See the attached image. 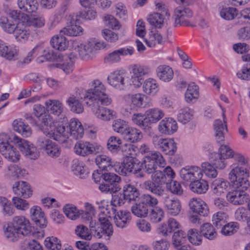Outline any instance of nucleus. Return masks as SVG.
<instances>
[{"label": "nucleus", "mask_w": 250, "mask_h": 250, "mask_svg": "<svg viewBox=\"0 0 250 250\" xmlns=\"http://www.w3.org/2000/svg\"><path fill=\"white\" fill-rule=\"evenodd\" d=\"M94 88L87 90L84 96L85 103L91 106V109L95 116L104 121H109L116 116V112L111 109L101 106L100 104L104 105H109L112 100L105 94L104 85L99 80L93 82Z\"/></svg>", "instance_id": "1"}, {"label": "nucleus", "mask_w": 250, "mask_h": 250, "mask_svg": "<svg viewBox=\"0 0 250 250\" xmlns=\"http://www.w3.org/2000/svg\"><path fill=\"white\" fill-rule=\"evenodd\" d=\"M31 230L29 220L23 216H17L7 224L4 232L5 237L10 240L16 241L21 236L29 234Z\"/></svg>", "instance_id": "2"}, {"label": "nucleus", "mask_w": 250, "mask_h": 250, "mask_svg": "<svg viewBox=\"0 0 250 250\" xmlns=\"http://www.w3.org/2000/svg\"><path fill=\"white\" fill-rule=\"evenodd\" d=\"M229 176L232 186L236 189L247 190L250 187V183L247 179L249 176V172L245 167H235L230 171Z\"/></svg>", "instance_id": "3"}, {"label": "nucleus", "mask_w": 250, "mask_h": 250, "mask_svg": "<svg viewBox=\"0 0 250 250\" xmlns=\"http://www.w3.org/2000/svg\"><path fill=\"white\" fill-rule=\"evenodd\" d=\"M167 162L162 154L158 151H153L146 155L143 159L142 167L148 174L152 173L157 169V167H164Z\"/></svg>", "instance_id": "4"}, {"label": "nucleus", "mask_w": 250, "mask_h": 250, "mask_svg": "<svg viewBox=\"0 0 250 250\" xmlns=\"http://www.w3.org/2000/svg\"><path fill=\"white\" fill-rule=\"evenodd\" d=\"M193 13L189 8L179 6L176 8L174 11V26H192L191 19Z\"/></svg>", "instance_id": "5"}, {"label": "nucleus", "mask_w": 250, "mask_h": 250, "mask_svg": "<svg viewBox=\"0 0 250 250\" xmlns=\"http://www.w3.org/2000/svg\"><path fill=\"white\" fill-rule=\"evenodd\" d=\"M82 92V89L76 87L74 93L70 94L66 100V103L72 112L80 114L84 110L83 106L80 101V99H83L84 101V97L83 98L81 96Z\"/></svg>", "instance_id": "6"}, {"label": "nucleus", "mask_w": 250, "mask_h": 250, "mask_svg": "<svg viewBox=\"0 0 250 250\" xmlns=\"http://www.w3.org/2000/svg\"><path fill=\"white\" fill-rule=\"evenodd\" d=\"M102 147L100 145L83 141L78 142L74 147L75 153L82 156H86L93 153L99 152L102 151Z\"/></svg>", "instance_id": "7"}, {"label": "nucleus", "mask_w": 250, "mask_h": 250, "mask_svg": "<svg viewBox=\"0 0 250 250\" xmlns=\"http://www.w3.org/2000/svg\"><path fill=\"white\" fill-rule=\"evenodd\" d=\"M37 146L51 157H57L61 153L59 146L55 142L44 136H40L38 138Z\"/></svg>", "instance_id": "8"}, {"label": "nucleus", "mask_w": 250, "mask_h": 250, "mask_svg": "<svg viewBox=\"0 0 250 250\" xmlns=\"http://www.w3.org/2000/svg\"><path fill=\"white\" fill-rule=\"evenodd\" d=\"M109 216L104 215V213L99 214V225L95 227L94 235L98 238H101L104 234L109 236L112 235L113 229L112 225L109 219Z\"/></svg>", "instance_id": "9"}, {"label": "nucleus", "mask_w": 250, "mask_h": 250, "mask_svg": "<svg viewBox=\"0 0 250 250\" xmlns=\"http://www.w3.org/2000/svg\"><path fill=\"white\" fill-rule=\"evenodd\" d=\"M154 144L165 154L173 155L176 151V144L174 140L170 138H153Z\"/></svg>", "instance_id": "10"}, {"label": "nucleus", "mask_w": 250, "mask_h": 250, "mask_svg": "<svg viewBox=\"0 0 250 250\" xmlns=\"http://www.w3.org/2000/svg\"><path fill=\"white\" fill-rule=\"evenodd\" d=\"M12 141L17 144L20 150L26 156L31 159H36L39 157V153L37 149L32 144H29L27 141L22 139L15 135Z\"/></svg>", "instance_id": "11"}, {"label": "nucleus", "mask_w": 250, "mask_h": 250, "mask_svg": "<svg viewBox=\"0 0 250 250\" xmlns=\"http://www.w3.org/2000/svg\"><path fill=\"white\" fill-rule=\"evenodd\" d=\"M81 17L78 14H74L71 16L70 24L63 28L61 32L71 36H77L81 35L83 29L80 26Z\"/></svg>", "instance_id": "12"}, {"label": "nucleus", "mask_w": 250, "mask_h": 250, "mask_svg": "<svg viewBox=\"0 0 250 250\" xmlns=\"http://www.w3.org/2000/svg\"><path fill=\"white\" fill-rule=\"evenodd\" d=\"M0 152L8 160L16 162L20 158V154L17 149L8 142L0 143Z\"/></svg>", "instance_id": "13"}, {"label": "nucleus", "mask_w": 250, "mask_h": 250, "mask_svg": "<svg viewBox=\"0 0 250 250\" xmlns=\"http://www.w3.org/2000/svg\"><path fill=\"white\" fill-rule=\"evenodd\" d=\"M101 45L99 42L95 43L92 42H88L78 45L76 49L83 60H87L91 57L93 50L100 48Z\"/></svg>", "instance_id": "14"}, {"label": "nucleus", "mask_w": 250, "mask_h": 250, "mask_svg": "<svg viewBox=\"0 0 250 250\" xmlns=\"http://www.w3.org/2000/svg\"><path fill=\"white\" fill-rule=\"evenodd\" d=\"M39 120L40 121L39 126L41 129L44 133L50 136H53L55 134L57 122H55L51 116L48 114H44Z\"/></svg>", "instance_id": "15"}, {"label": "nucleus", "mask_w": 250, "mask_h": 250, "mask_svg": "<svg viewBox=\"0 0 250 250\" xmlns=\"http://www.w3.org/2000/svg\"><path fill=\"white\" fill-rule=\"evenodd\" d=\"M181 178L187 182H192L201 179L203 170L199 167L192 166L188 168H183L180 172Z\"/></svg>", "instance_id": "16"}, {"label": "nucleus", "mask_w": 250, "mask_h": 250, "mask_svg": "<svg viewBox=\"0 0 250 250\" xmlns=\"http://www.w3.org/2000/svg\"><path fill=\"white\" fill-rule=\"evenodd\" d=\"M246 190H237L229 192L226 196L227 200L234 205H240L247 202L249 199V195L244 191Z\"/></svg>", "instance_id": "17"}, {"label": "nucleus", "mask_w": 250, "mask_h": 250, "mask_svg": "<svg viewBox=\"0 0 250 250\" xmlns=\"http://www.w3.org/2000/svg\"><path fill=\"white\" fill-rule=\"evenodd\" d=\"M37 55L40 56L38 58L39 62H43L44 60L49 59L51 56V54L48 50H46L43 47L37 46L28 53L26 57L24 59L23 63L30 62L32 58Z\"/></svg>", "instance_id": "18"}, {"label": "nucleus", "mask_w": 250, "mask_h": 250, "mask_svg": "<svg viewBox=\"0 0 250 250\" xmlns=\"http://www.w3.org/2000/svg\"><path fill=\"white\" fill-rule=\"evenodd\" d=\"M164 204L167 213L172 216L178 215L181 211L182 205L179 199L167 197L165 199Z\"/></svg>", "instance_id": "19"}, {"label": "nucleus", "mask_w": 250, "mask_h": 250, "mask_svg": "<svg viewBox=\"0 0 250 250\" xmlns=\"http://www.w3.org/2000/svg\"><path fill=\"white\" fill-rule=\"evenodd\" d=\"M133 52L134 49L132 47L121 48L109 53L104 58V61L105 63L119 62L121 60V56L131 55Z\"/></svg>", "instance_id": "20"}, {"label": "nucleus", "mask_w": 250, "mask_h": 250, "mask_svg": "<svg viewBox=\"0 0 250 250\" xmlns=\"http://www.w3.org/2000/svg\"><path fill=\"white\" fill-rule=\"evenodd\" d=\"M13 190L15 194L23 197L29 198L32 195V190L30 185L24 181H19L15 183Z\"/></svg>", "instance_id": "21"}, {"label": "nucleus", "mask_w": 250, "mask_h": 250, "mask_svg": "<svg viewBox=\"0 0 250 250\" xmlns=\"http://www.w3.org/2000/svg\"><path fill=\"white\" fill-rule=\"evenodd\" d=\"M159 130L163 134L170 135L175 132L178 128L175 120L171 118H166L159 125Z\"/></svg>", "instance_id": "22"}, {"label": "nucleus", "mask_w": 250, "mask_h": 250, "mask_svg": "<svg viewBox=\"0 0 250 250\" xmlns=\"http://www.w3.org/2000/svg\"><path fill=\"white\" fill-rule=\"evenodd\" d=\"M189 206L190 209L201 215H207L209 210L207 204L200 198H193L191 199Z\"/></svg>", "instance_id": "23"}, {"label": "nucleus", "mask_w": 250, "mask_h": 250, "mask_svg": "<svg viewBox=\"0 0 250 250\" xmlns=\"http://www.w3.org/2000/svg\"><path fill=\"white\" fill-rule=\"evenodd\" d=\"M69 134L73 138H82L84 134V129L82 123L77 119H72L69 124Z\"/></svg>", "instance_id": "24"}, {"label": "nucleus", "mask_w": 250, "mask_h": 250, "mask_svg": "<svg viewBox=\"0 0 250 250\" xmlns=\"http://www.w3.org/2000/svg\"><path fill=\"white\" fill-rule=\"evenodd\" d=\"M146 122L148 123V126L155 124L165 116L164 112L158 108L148 109L145 112Z\"/></svg>", "instance_id": "25"}, {"label": "nucleus", "mask_w": 250, "mask_h": 250, "mask_svg": "<svg viewBox=\"0 0 250 250\" xmlns=\"http://www.w3.org/2000/svg\"><path fill=\"white\" fill-rule=\"evenodd\" d=\"M181 225L175 219L169 218L167 222L163 223L159 228V232L164 236H167L169 233L180 229Z\"/></svg>", "instance_id": "26"}, {"label": "nucleus", "mask_w": 250, "mask_h": 250, "mask_svg": "<svg viewBox=\"0 0 250 250\" xmlns=\"http://www.w3.org/2000/svg\"><path fill=\"white\" fill-rule=\"evenodd\" d=\"M28 26L24 20L17 23L16 27L13 33L18 41H21L28 39L29 36V31L27 29Z\"/></svg>", "instance_id": "27"}, {"label": "nucleus", "mask_w": 250, "mask_h": 250, "mask_svg": "<svg viewBox=\"0 0 250 250\" xmlns=\"http://www.w3.org/2000/svg\"><path fill=\"white\" fill-rule=\"evenodd\" d=\"M109 83L113 87L123 89L125 86L124 73L120 70H117L108 76L107 78Z\"/></svg>", "instance_id": "28"}, {"label": "nucleus", "mask_w": 250, "mask_h": 250, "mask_svg": "<svg viewBox=\"0 0 250 250\" xmlns=\"http://www.w3.org/2000/svg\"><path fill=\"white\" fill-rule=\"evenodd\" d=\"M44 104L46 110L54 115L59 116L63 111V104L58 100L49 99Z\"/></svg>", "instance_id": "29"}, {"label": "nucleus", "mask_w": 250, "mask_h": 250, "mask_svg": "<svg viewBox=\"0 0 250 250\" xmlns=\"http://www.w3.org/2000/svg\"><path fill=\"white\" fill-rule=\"evenodd\" d=\"M131 216L130 212L127 210H120L115 214L114 220L116 225L119 228H124L130 222Z\"/></svg>", "instance_id": "30"}, {"label": "nucleus", "mask_w": 250, "mask_h": 250, "mask_svg": "<svg viewBox=\"0 0 250 250\" xmlns=\"http://www.w3.org/2000/svg\"><path fill=\"white\" fill-rule=\"evenodd\" d=\"M131 103L135 106L145 108L150 105L151 99L146 95L141 93H136L130 96Z\"/></svg>", "instance_id": "31"}, {"label": "nucleus", "mask_w": 250, "mask_h": 250, "mask_svg": "<svg viewBox=\"0 0 250 250\" xmlns=\"http://www.w3.org/2000/svg\"><path fill=\"white\" fill-rule=\"evenodd\" d=\"M223 116L224 124L221 120H215L214 124V128L215 131V136L216 140L218 142L220 143L224 141V131H227V126L226 122L225 121L226 117L224 112L223 113Z\"/></svg>", "instance_id": "32"}, {"label": "nucleus", "mask_w": 250, "mask_h": 250, "mask_svg": "<svg viewBox=\"0 0 250 250\" xmlns=\"http://www.w3.org/2000/svg\"><path fill=\"white\" fill-rule=\"evenodd\" d=\"M156 74L159 79L164 82L171 81L173 77V71L168 65H160L157 68Z\"/></svg>", "instance_id": "33"}, {"label": "nucleus", "mask_w": 250, "mask_h": 250, "mask_svg": "<svg viewBox=\"0 0 250 250\" xmlns=\"http://www.w3.org/2000/svg\"><path fill=\"white\" fill-rule=\"evenodd\" d=\"M18 4L23 12L29 14L36 12L39 7L37 0H18Z\"/></svg>", "instance_id": "34"}, {"label": "nucleus", "mask_w": 250, "mask_h": 250, "mask_svg": "<svg viewBox=\"0 0 250 250\" xmlns=\"http://www.w3.org/2000/svg\"><path fill=\"white\" fill-rule=\"evenodd\" d=\"M32 219L37 225L44 228L46 226L47 222L44 213L41 208L38 206L33 207L30 209Z\"/></svg>", "instance_id": "35"}, {"label": "nucleus", "mask_w": 250, "mask_h": 250, "mask_svg": "<svg viewBox=\"0 0 250 250\" xmlns=\"http://www.w3.org/2000/svg\"><path fill=\"white\" fill-rule=\"evenodd\" d=\"M50 43L53 48L60 51H64L68 48L69 42L64 36L57 35L51 38Z\"/></svg>", "instance_id": "36"}, {"label": "nucleus", "mask_w": 250, "mask_h": 250, "mask_svg": "<svg viewBox=\"0 0 250 250\" xmlns=\"http://www.w3.org/2000/svg\"><path fill=\"white\" fill-rule=\"evenodd\" d=\"M229 186V183L227 181L222 178H218L212 183L211 188L214 194L220 195L227 191Z\"/></svg>", "instance_id": "37"}, {"label": "nucleus", "mask_w": 250, "mask_h": 250, "mask_svg": "<svg viewBox=\"0 0 250 250\" xmlns=\"http://www.w3.org/2000/svg\"><path fill=\"white\" fill-rule=\"evenodd\" d=\"M143 90L146 94L154 96L159 90V84L155 79L148 78L144 82Z\"/></svg>", "instance_id": "38"}, {"label": "nucleus", "mask_w": 250, "mask_h": 250, "mask_svg": "<svg viewBox=\"0 0 250 250\" xmlns=\"http://www.w3.org/2000/svg\"><path fill=\"white\" fill-rule=\"evenodd\" d=\"M95 162L99 167L104 170H110L114 166V163L111 158L105 155L97 156Z\"/></svg>", "instance_id": "39"}, {"label": "nucleus", "mask_w": 250, "mask_h": 250, "mask_svg": "<svg viewBox=\"0 0 250 250\" xmlns=\"http://www.w3.org/2000/svg\"><path fill=\"white\" fill-rule=\"evenodd\" d=\"M199 97L198 86L194 83L188 85L187 91L185 94V98L187 102L191 103L196 101Z\"/></svg>", "instance_id": "40"}, {"label": "nucleus", "mask_w": 250, "mask_h": 250, "mask_svg": "<svg viewBox=\"0 0 250 250\" xmlns=\"http://www.w3.org/2000/svg\"><path fill=\"white\" fill-rule=\"evenodd\" d=\"M124 137L126 141L134 143L141 141L143 137V135L139 129L129 127Z\"/></svg>", "instance_id": "41"}, {"label": "nucleus", "mask_w": 250, "mask_h": 250, "mask_svg": "<svg viewBox=\"0 0 250 250\" xmlns=\"http://www.w3.org/2000/svg\"><path fill=\"white\" fill-rule=\"evenodd\" d=\"M139 195L138 190L130 184H127L123 188V196L125 200L129 202L134 201Z\"/></svg>", "instance_id": "42"}, {"label": "nucleus", "mask_w": 250, "mask_h": 250, "mask_svg": "<svg viewBox=\"0 0 250 250\" xmlns=\"http://www.w3.org/2000/svg\"><path fill=\"white\" fill-rule=\"evenodd\" d=\"M150 72V67L144 65L134 64L131 68V73L134 77L140 79H143L144 76L148 75Z\"/></svg>", "instance_id": "43"}, {"label": "nucleus", "mask_w": 250, "mask_h": 250, "mask_svg": "<svg viewBox=\"0 0 250 250\" xmlns=\"http://www.w3.org/2000/svg\"><path fill=\"white\" fill-rule=\"evenodd\" d=\"M163 42V37L158 31H151L148 37L145 39L146 43L150 47H153Z\"/></svg>", "instance_id": "44"}, {"label": "nucleus", "mask_w": 250, "mask_h": 250, "mask_svg": "<svg viewBox=\"0 0 250 250\" xmlns=\"http://www.w3.org/2000/svg\"><path fill=\"white\" fill-rule=\"evenodd\" d=\"M190 186L192 191L198 194L206 193L208 188V182L201 179L194 181L191 184Z\"/></svg>", "instance_id": "45"}, {"label": "nucleus", "mask_w": 250, "mask_h": 250, "mask_svg": "<svg viewBox=\"0 0 250 250\" xmlns=\"http://www.w3.org/2000/svg\"><path fill=\"white\" fill-rule=\"evenodd\" d=\"M147 20L150 25L158 28H161L164 24V19L162 14L157 12L149 14Z\"/></svg>", "instance_id": "46"}, {"label": "nucleus", "mask_w": 250, "mask_h": 250, "mask_svg": "<svg viewBox=\"0 0 250 250\" xmlns=\"http://www.w3.org/2000/svg\"><path fill=\"white\" fill-rule=\"evenodd\" d=\"M16 23H17L16 20L13 21L12 19L11 20L8 19L7 18L5 17H1L0 18V25L7 33H13L16 27Z\"/></svg>", "instance_id": "47"}, {"label": "nucleus", "mask_w": 250, "mask_h": 250, "mask_svg": "<svg viewBox=\"0 0 250 250\" xmlns=\"http://www.w3.org/2000/svg\"><path fill=\"white\" fill-rule=\"evenodd\" d=\"M220 14L225 20H232L238 15V10L235 7H226L221 10Z\"/></svg>", "instance_id": "48"}, {"label": "nucleus", "mask_w": 250, "mask_h": 250, "mask_svg": "<svg viewBox=\"0 0 250 250\" xmlns=\"http://www.w3.org/2000/svg\"><path fill=\"white\" fill-rule=\"evenodd\" d=\"M7 174L12 177L21 178L27 174L25 169H22L17 165H10L6 171Z\"/></svg>", "instance_id": "49"}, {"label": "nucleus", "mask_w": 250, "mask_h": 250, "mask_svg": "<svg viewBox=\"0 0 250 250\" xmlns=\"http://www.w3.org/2000/svg\"><path fill=\"white\" fill-rule=\"evenodd\" d=\"M44 245L49 250H61L62 249L61 241L54 236L47 237L44 241Z\"/></svg>", "instance_id": "50"}, {"label": "nucleus", "mask_w": 250, "mask_h": 250, "mask_svg": "<svg viewBox=\"0 0 250 250\" xmlns=\"http://www.w3.org/2000/svg\"><path fill=\"white\" fill-rule=\"evenodd\" d=\"M26 21V24L29 26L32 25L35 27L41 28L45 25V20L42 15L38 16L29 20L26 15L22 17Z\"/></svg>", "instance_id": "51"}, {"label": "nucleus", "mask_w": 250, "mask_h": 250, "mask_svg": "<svg viewBox=\"0 0 250 250\" xmlns=\"http://www.w3.org/2000/svg\"><path fill=\"white\" fill-rule=\"evenodd\" d=\"M135 163L133 157H126L121 167V172L122 174L126 175L133 171Z\"/></svg>", "instance_id": "52"}, {"label": "nucleus", "mask_w": 250, "mask_h": 250, "mask_svg": "<svg viewBox=\"0 0 250 250\" xmlns=\"http://www.w3.org/2000/svg\"><path fill=\"white\" fill-rule=\"evenodd\" d=\"M186 233L182 230L174 232L172 238V244L175 248L180 247L186 239Z\"/></svg>", "instance_id": "53"}, {"label": "nucleus", "mask_w": 250, "mask_h": 250, "mask_svg": "<svg viewBox=\"0 0 250 250\" xmlns=\"http://www.w3.org/2000/svg\"><path fill=\"white\" fill-rule=\"evenodd\" d=\"M201 232L205 237L210 240L214 239L217 235L213 227L209 223H206L202 226Z\"/></svg>", "instance_id": "54"}, {"label": "nucleus", "mask_w": 250, "mask_h": 250, "mask_svg": "<svg viewBox=\"0 0 250 250\" xmlns=\"http://www.w3.org/2000/svg\"><path fill=\"white\" fill-rule=\"evenodd\" d=\"M192 111L188 107H185L180 109L178 115V120L179 122L186 124L189 122L192 117Z\"/></svg>", "instance_id": "55"}, {"label": "nucleus", "mask_w": 250, "mask_h": 250, "mask_svg": "<svg viewBox=\"0 0 250 250\" xmlns=\"http://www.w3.org/2000/svg\"><path fill=\"white\" fill-rule=\"evenodd\" d=\"M131 210L135 215L139 217H146L148 213L147 206L144 205L141 202L133 206Z\"/></svg>", "instance_id": "56"}, {"label": "nucleus", "mask_w": 250, "mask_h": 250, "mask_svg": "<svg viewBox=\"0 0 250 250\" xmlns=\"http://www.w3.org/2000/svg\"><path fill=\"white\" fill-rule=\"evenodd\" d=\"M210 161L218 169H222L226 166L225 159H224L220 155L216 153L211 154Z\"/></svg>", "instance_id": "57"}, {"label": "nucleus", "mask_w": 250, "mask_h": 250, "mask_svg": "<svg viewBox=\"0 0 250 250\" xmlns=\"http://www.w3.org/2000/svg\"><path fill=\"white\" fill-rule=\"evenodd\" d=\"M129 126L127 123L122 120L118 119L115 121L113 125V129L115 131L125 136Z\"/></svg>", "instance_id": "58"}, {"label": "nucleus", "mask_w": 250, "mask_h": 250, "mask_svg": "<svg viewBox=\"0 0 250 250\" xmlns=\"http://www.w3.org/2000/svg\"><path fill=\"white\" fill-rule=\"evenodd\" d=\"M163 210L159 207L154 208L150 211L149 217L150 220L153 223H158L164 218Z\"/></svg>", "instance_id": "59"}, {"label": "nucleus", "mask_w": 250, "mask_h": 250, "mask_svg": "<svg viewBox=\"0 0 250 250\" xmlns=\"http://www.w3.org/2000/svg\"><path fill=\"white\" fill-rule=\"evenodd\" d=\"M122 140L116 136H111L108 140L107 143V148L111 151H116L120 148Z\"/></svg>", "instance_id": "60"}, {"label": "nucleus", "mask_w": 250, "mask_h": 250, "mask_svg": "<svg viewBox=\"0 0 250 250\" xmlns=\"http://www.w3.org/2000/svg\"><path fill=\"white\" fill-rule=\"evenodd\" d=\"M156 185L152 180V181L147 180L144 183L143 187L145 189L150 191L152 193L160 195L163 193L164 190Z\"/></svg>", "instance_id": "61"}, {"label": "nucleus", "mask_w": 250, "mask_h": 250, "mask_svg": "<svg viewBox=\"0 0 250 250\" xmlns=\"http://www.w3.org/2000/svg\"><path fill=\"white\" fill-rule=\"evenodd\" d=\"M63 210L66 216L72 220L77 219L80 215V213L77 208L72 205H67L65 206Z\"/></svg>", "instance_id": "62"}, {"label": "nucleus", "mask_w": 250, "mask_h": 250, "mask_svg": "<svg viewBox=\"0 0 250 250\" xmlns=\"http://www.w3.org/2000/svg\"><path fill=\"white\" fill-rule=\"evenodd\" d=\"M12 203L14 207L18 210H25L29 208L28 202L20 197H14L12 198Z\"/></svg>", "instance_id": "63"}, {"label": "nucleus", "mask_w": 250, "mask_h": 250, "mask_svg": "<svg viewBox=\"0 0 250 250\" xmlns=\"http://www.w3.org/2000/svg\"><path fill=\"white\" fill-rule=\"evenodd\" d=\"M102 35L105 40L108 42H115L119 40L118 34L108 29L103 30Z\"/></svg>", "instance_id": "64"}]
</instances>
